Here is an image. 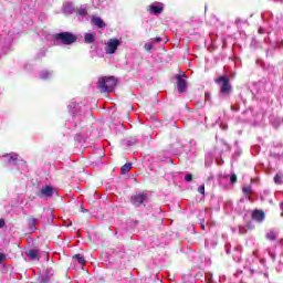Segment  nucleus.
<instances>
[{
  "instance_id": "1",
  "label": "nucleus",
  "mask_w": 283,
  "mask_h": 283,
  "mask_svg": "<svg viewBox=\"0 0 283 283\" xmlns=\"http://www.w3.org/2000/svg\"><path fill=\"white\" fill-rule=\"evenodd\" d=\"M214 83L220 86V96H223L224 98L229 97L233 92V86H231L229 75L227 74L216 78Z\"/></svg>"
},
{
  "instance_id": "2",
  "label": "nucleus",
  "mask_w": 283,
  "mask_h": 283,
  "mask_svg": "<svg viewBox=\"0 0 283 283\" xmlns=\"http://www.w3.org/2000/svg\"><path fill=\"white\" fill-rule=\"evenodd\" d=\"M97 87L102 94L114 92V87H116V77H99L97 81Z\"/></svg>"
},
{
  "instance_id": "3",
  "label": "nucleus",
  "mask_w": 283,
  "mask_h": 283,
  "mask_svg": "<svg viewBox=\"0 0 283 283\" xmlns=\"http://www.w3.org/2000/svg\"><path fill=\"white\" fill-rule=\"evenodd\" d=\"M55 41H60L62 45H72L76 43L77 36L70 32H61L54 35Z\"/></svg>"
},
{
  "instance_id": "4",
  "label": "nucleus",
  "mask_w": 283,
  "mask_h": 283,
  "mask_svg": "<svg viewBox=\"0 0 283 283\" xmlns=\"http://www.w3.org/2000/svg\"><path fill=\"white\" fill-rule=\"evenodd\" d=\"M120 45V40L118 39H109L105 44V53L106 54H116V50Z\"/></svg>"
},
{
  "instance_id": "5",
  "label": "nucleus",
  "mask_w": 283,
  "mask_h": 283,
  "mask_svg": "<svg viewBox=\"0 0 283 283\" xmlns=\"http://www.w3.org/2000/svg\"><path fill=\"white\" fill-rule=\"evenodd\" d=\"M175 78L177 80V90L179 94H185V92H187V81L182 80V75L177 74L175 76Z\"/></svg>"
},
{
  "instance_id": "6",
  "label": "nucleus",
  "mask_w": 283,
  "mask_h": 283,
  "mask_svg": "<svg viewBox=\"0 0 283 283\" xmlns=\"http://www.w3.org/2000/svg\"><path fill=\"white\" fill-rule=\"evenodd\" d=\"M39 198H52L54 196V188L51 186H45L41 188L40 193H38Z\"/></svg>"
},
{
  "instance_id": "7",
  "label": "nucleus",
  "mask_w": 283,
  "mask_h": 283,
  "mask_svg": "<svg viewBox=\"0 0 283 283\" xmlns=\"http://www.w3.org/2000/svg\"><path fill=\"white\" fill-rule=\"evenodd\" d=\"M160 41H163V38H159V36L158 38H151L144 45V49L146 50V52H151V50H154V45H156V43H160Z\"/></svg>"
},
{
  "instance_id": "8",
  "label": "nucleus",
  "mask_w": 283,
  "mask_h": 283,
  "mask_svg": "<svg viewBox=\"0 0 283 283\" xmlns=\"http://www.w3.org/2000/svg\"><path fill=\"white\" fill-rule=\"evenodd\" d=\"M25 255L29 260H40L41 251L39 249H30L25 251Z\"/></svg>"
},
{
  "instance_id": "9",
  "label": "nucleus",
  "mask_w": 283,
  "mask_h": 283,
  "mask_svg": "<svg viewBox=\"0 0 283 283\" xmlns=\"http://www.w3.org/2000/svg\"><path fill=\"white\" fill-rule=\"evenodd\" d=\"M145 200H147V195H137L132 197V203L134 207H140Z\"/></svg>"
},
{
  "instance_id": "10",
  "label": "nucleus",
  "mask_w": 283,
  "mask_h": 283,
  "mask_svg": "<svg viewBox=\"0 0 283 283\" xmlns=\"http://www.w3.org/2000/svg\"><path fill=\"white\" fill-rule=\"evenodd\" d=\"M264 218H266V214L262 210H254L252 212V220H255V222H264Z\"/></svg>"
},
{
  "instance_id": "11",
  "label": "nucleus",
  "mask_w": 283,
  "mask_h": 283,
  "mask_svg": "<svg viewBox=\"0 0 283 283\" xmlns=\"http://www.w3.org/2000/svg\"><path fill=\"white\" fill-rule=\"evenodd\" d=\"M150 14H160L163 13V4L160 2H154L149 6Z\"/></svg>"
},
{
  "instance_id": "12",
  "label": "nucleus",
  "mask_w": 283,
  "mask_h": 283,
  "mask_svg": "<svg viewBox=\"0 0 283 283\" xmlns=\"http://www.w3.org/2000/svg\"><path fill=\"white\" fill-rule=\"evenodd\" d=\"M91 23L99 29L107 28V24L105 23V21H103V19H101V17L93 15L91 19Z\"/></svg>"
},
{
  "instance_id": "13",
  "label": "nucleus",
  "mask_w": 283,
  "mask_h": 283,
  "mask_svg": "<svg viewBox=\"0 0 283 283\" xmlns=\"http://www.w3.org/2000/svg\"><path fill=\"white\" fill-rule=\"evenodd\" d=\"M28 227H29V231L31 233H34V231H36V218L29 217L28 218Z\"/></svg>"
},
{
  "instance_id": "14",
  "label": "nucleus",
  "mask_w": 283,
  "mask_h": 283,
  "mask_svg": "<svg viewBox=\"0 0 283 283\" xmlns=\"http://www.w3.org/2000/svg\"><path fill=\"white\" fill-rule=\"evenodd\" d=\"M63 13L64 14H73L74 13V4H72V2H65L63 4Z\"/></svg>"
},
{
  "instance_id": "15",
  "label": "nucleus",
  "mask_w": 283,
  "mask_h": 283,
  "mask_svg": "<svg viewBox=\"0 0 283 283\" xmlns=\"http://www.w3.org/2000/svg\"><path fill=\"white\" fill-rule=\"evenodd\" d=\"M18 160H19V155L14 153L7 155V161L9 163V165H17Z\"/></svg>"
},
{
  "instance_id": "16",
  "label": "nucleus",
  "mask_w": 283,
  "mask_h": 283,
  "mask_svg": "<svg viewBox=\"0 0 283 283\" xmlns=\"http://www.w3.org/2000/svg\"><path fill=\"white\" fill-rule=\"evenodd\" d=\"M96 41V33H85L84 42L85 43H94Z\"/></svg>"
},
{
  "instance_id": "17",
  "label": "nucleus",
  "mask_w": 283,
  "mask_h": 283,
  "mask_svg": "<svg viewBox=\"0 0 283 283\" xmlns=\"http://www.w3.org/2000/svg\"><path fill=\"white\" fill-rule=\"evenodd\" d=\"M266 240H271V242H275V240H277V232H275V230H270L266 234H265Z\"/></svg>"
},
{
  "instance_id": "18",
  "label": "nucleus",
  "mask_w": 283,
  "mask_h": 283,
  "mask_svg": "<svg viewBox=\"0 0 283 283\" xmlns=\"http://www.w3.org/2000/svg\"><path fill=\"white\" fill-rule=\"evenodd\" d=\"M274 182H275V185H283V174L282 172H277L274 176Z\"/></svg>"
},
{
  "instance_id": "19",
  "label": "nucleus",
  "mask_w": 283,
  "mask_h": 283,
  "mask_svg": "<svg viewBox=\"0 0 283 283\" xmlns=\"http://www.w3.org/2000/svg\"><path fill=\"white\" fill-rule=\"evenodd\" d=\"M73 260H76L78 262V264H82V266L85 264V256H83V254H75L73 256Z\"/></svg>"
},
{
  "instance_id": "20",
  "label": "nucleus",
  "mask_w": 283,
  "mask_h": 283,
  "mask_svg": "<svg viewBox=\"0 0 283 283\" xmlns=\"http://www.w3.org/2000/svg\"><path fill=\"white\" fill-rule=\"evenodd\" d=\"M50 76H52V72H50V71H42L40 73V78H42L43 81H48V78H50Z\"/></svg>"
},
{
  "instance_id": "21",
  "label": "nucleus",
  "mask_w": 283,
  "mask_h": 283,
  "mask_svg": "<svg viewBox=\"0 0 283 283\" xmlns=\"http://www.w3.org/2000/svg\"><path fill=\"white\" fill-rule=\"evenodd\" d=\"M132 169V164H125L122 167V174H129V170Z\"/></svg>"
},
{
  "instance_id": "22",
  "label": "nucleus",
  "mask_w": 283,
  "mask_h": 283,
  "mask_svg": "<svg viewBox=\"0 0 283 283\" xmlns=\"http://www.w3.org/2000/svg\"><path fill=\"white\" fill-rule=\"evenodd\" d=\"M77 14H78V17H87V9L86 8H80L78 10H77Z\"/></svg>"
},
{
  "instance_id": "23",
  "label": "nucleus",
  "mask_w": 283,
  "mask_h": 283,
  "mask_svg": "<svg viewBox=\"0 0 283 283\" xmlns=\"http://www.w3.org/2000/svg\"><path fill=\"white\" fill-rule=\"evenodd\" d=\"M230 182H231L232 185H235V182H238V176H235V174H232V175L230 176Z\"/></svg>"
},
{
  "instance_id": "24",
  "label": "nucleus",
  "mask_w": 283,
  "mask_h": 283,
  "mask_svg": "<svg viewBox=\"0 0 283 283\" xmlns=\"http://www.w3.org/2000/svg\"><path fill=\"white\" fill-rule=\"evenodd\" d=\"M185 180H186V182H191V180H193V175L192 174H187L185 176Z\"/></svg>"
},
{
  "instance_id": "25",
  "label": "nucleus",
  "mask_w": 283,
  "mask_h": 283,
  "mask_svg": "<svg viewBox=\"0 0 283 283\" xmlns=\"http://www.w3.org/2000/svg\"><path fill=\"white\" fill-rule=\"evenodd\" d=\"M198 192L201 193L202 196H205V185H201V186L198 188Z\"/></svg>"
},
{
  "instance_id": "26",
  "label": "nucleus",
  "mask_w": 283,
  "mask_h": 283,
  "mask_svg": "<svg viewBox=\"0 0 283 283\" xmlns=\"http://www.w3.org/2000/svg\"><path fill=\"white\" fill-rule=\"evenodd\" d=\"M243 193H251V187H244Z\"/></svg>"
},
{
  "instance_id": "27",
  "label": "nucleus",
  "mask_w": 283,
  "mask_h": 283,
  "mask_svg": "<svg viewBox=\"0 0 283 283\" xmlns=\"http://www.w3.org/2000/svg\"><path fill=\"white\" fill-rule=\"evenodd\" d=\"M6 227V221L3 219H0V229H3Z\"/></svg>"
},
{
  "instance_id": "28",
  "label": "nucleus",
  "mask_w": 283,
  "mask_h": 283,
  "mask_svg": "<svg viewBox=\"0 0 283 283\" xmlns=\"http://www.w3.org/2000/svg\"><path fill=\"white\" fill-rule=\"evenodd\" d=\"M3 260H6V254L0 253V264H1V262H3Z\"/></svg>"
},
{
  "instance_id": "29",
  "label": "nucleus",
  "mask_w": 283,
  "mask_h": 283,
  "mask_svg": "<svg viewBox=\"0 0 283 283\" xmlns=\"http://www.w3.org/2000/svg\"><path fill=\"white\" fill-rule=\"evenodd\" d=\"M206 101H211V94L210 93H206Z\"/></svg>"
},
{
  "instance_id": "30",
  "label": "nucleus",
  "mask_w": 283,
  "mask_h": 283,
  "mask_svg": "<svg viewBox=\"0 0 283 283\" xmlns=\"http://www.w3.org/2000/svg\"><path fill=\"white\" fill-rule=\"evenodd\" d=\"M87 212V210H85V208H82V213H85Z\"/></svg>"
},
{
  "instance_id": "31",
  "label": "nucleus",
  "mask_w": 283,
  "mask_h": 283,
  "mask_svg": "<svg viewBox=\"0 0 283 283\" xmlns=\"http://www.w3.org/2000/svg\"><path fill=\"white\" fill-rule=\"evenodd\" d=\"M69 107H76V104H73V105H69Z\"/></svg>"
},
{
  "instance_id": "32",
  "label": "nucleus",
  "mask_w": 283,
  "mask_h": 283,
  "mask_svg": "<svg viewBox=\"0 0 283 283\" xmlns=\"http://www.w3.org/2000/svg\"><path fill=\"white\" fill-rule=\"evenodd\" d=\"M260 34H262V29H259Z\"/></svg>"
},
{
  "instance_id": "33",
  "label": "nucleus",
  "mask_w": 283,
  "mask_h": 283,
  "mask_svg": "<svg viewBox=\"0 0 283 283\" xmlns=\"http://www.w3.org/2000/svg\"><path fill=\"white\" fill-rule=\"evenodd\" d=\"M201 228L205 229V224H201Z\"/></svg>"
},
{
  "instance_id": "34",
  "label": "nucleus",
  "mask_w": 283,
  "mask_h": 283,
  "mask_svg": "<svg viewBox=\"0 0 283 283\" xmlns=\"http://www.w3.org/2000/svg\"><path fill=\"white\" fill-rule=\"evenodd\" d=\"M239 232L242 233V229H239Z\"/></svg>"
},
{
  "instance_id": "35",
  "label": "nucleus",
  "mask_w": 283,
  "mask_h": 283,
  "mask_svg": "<svg viewBox=\"0 0 283 283\" xmlns=\"http://www.w3.org/2000/svg\"><path fill=\"white\" fill-rule=\"evenodd\" d=\"M80 21H83V19L78 18Z\"/></svg>"
},
{
  "instance_id": "36",
  "label": "nucleus",
  "mask_w": 283,
  "mask_h": 283,
  "mask_svg": "<svg viewBox=\"0 0 283 283\" xmlns=\"http://www.w3.org/2000/svg\"><path fill=\"white\" fill-rule=\"evenodd\" d=\"M227 253H229V250H227Z\"/></svg>"
}]
</instances>
